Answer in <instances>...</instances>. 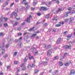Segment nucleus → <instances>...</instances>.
Returning <instances> with one entry per match:
<instances>
[{"label": "nucleus", "mask_w": 75, "mask_h": 75, "mask_svg": "<svg viewBox=\"0 0 75 75\" xmlns=\"http://www.w3.org/2000/svg\"><path fill=\"white\" fill-rule=\"evenodd\" d=\"M8 20V18H7L4 17V18H2V17L0 18V21H7Z\"/></svg>", "instance_id": "1"}, {"label": "nucleus", "mask_w": 75, "mask_h": 75, "mask_svg": "<svg viewBox=\"0 0 75 75\" xmlns=\"http://www.w3.org/2000/svg\"><path fill=\"white\" fill-rule=\"evenodd\" d=\"M52 49H50L47 52V55L48 56H50L51 55V54L52 53Z\"/></svg>", "instance_id": "2"}, {"label": "nucleus", "mask_w": 75, "mask_h": 75, "mask_svg": "<svg viewBox=\"0 0 75 75\" xmlns=\"http://www.w3.org/2000/svg\"><path fill=\"white\" fill-rule=\"evenodd\" d=\"M64 49H67V48L71 49V45H70L69 46L68 45H65L64 47Z\"/></svg>", "instance_id": "3"}, {"label": "nucleus", "mask_w": 75, "mask_h": 75, "mask_svg": "<svg viewBox=\"0 0 75 75\" xmlns=\"http://www.w3.org/2000/svg\"><path fill=\"white\" fill-rule=\"evenodd\" d=\"M27 0H23L22 2V4H24L25 5V6H27V5H28V2H26Z\"/></svg>", "instance_id": "4"}, {"label": "nucleus", "mask_w": 75, "mask_h": 75, "mask_svg": "<svg viewBox=\"0 0 75 75\" xmlns=\"http://www.w3.org/2000/svg\"><path fill=\"white\" fill-rule=\"evenodd\" d=\"M15 16V18H16V17H17V13L14 12H13L11 15V17L12 18L13 17V16L14 15Z\"/></svg>", "instance_id": "5"}, {"label": "nucleus", "mask_w": 75, "mask_h": 75, "mask_svg": "<svg viewBox=\"0 0 75 75\" xmlns=\"http://www.w3.org/2000/svg\"><path fill=\"white\" fill-rule=\"evenodd\" d=\"M21 67L22 68V70L23 71H25V70L26 69V67L24 64H23L21 66Z\"/></svg>", "instance_id": "6"}, {"label": "nucleus", "mask_w": 75, "mask_h": 75, "mask_svg": "<svg viewBox=\"0 0 75 75\" xmlns=\"http://www.w3.org/2000/svg\"><path fill=\"white\" fill-rule=\"evenodd\" d=\"M48 10V9L45 7H42L41 9H40V10L41 11V10H44L45 11H46Z\"/></svg>", "instance_id": "7"}, {"label": "nucleus", "mask_w": 75, "mask_h": 75, "mask_svg": "<svg viewBox=\"0 0 75 75\" xmlns=\"http://www.w3.org/2000/svg\"><path fill=\"white\" fill-rule=\"evenodd\" d=\"M30 18H31V16H30L29 18H28L26 20V22L28 23H30Z\"/></svg>", "instance_id": "8"}, {"label": "nucleus", "mask_w": 75, "mask_h": 75, "mask_svg": "<svg viewBox=\"0 0 75 75\" xmlns=\"http://www.w3.org/2000/svg\"><path fill=\"white\" fill-rule=\"evenodd\" d=\"M34 66H35V65L32 64L31 65H28V67L29 69L31 68V67H34Z\"/></svg>", "instance_id": "9"}, {"label": "nucleus", "mask_w": 75, "mask_h": 75, "mask_svg": "<svg viewBox=\"0 0 75 75\" xmlns=\"http://www.w3.org/2000/svg\"><path fill=\"white\" fill-rule=\"evenodd\" d=\"M61 38H59L57 40V41L56 42L57 44H59L60 43V42L61 41Z\"/></svg>", "instance_id": "10"}, {"label": "nucleus", "mask_w": 75, "mask_h": 75, "mask_svg": "<svg viewBox=\"0 0 75 75\" xmlns=\"http://www.w3.org/2000/svg\"><path fill=\"white\" fill-rule=\"evenodd\" d=\"M47 62H43L42 63V64L44 65H47Z\"/></svg>", "instance_id": "11"}, {"label": "nucleus", "mask_w": 75, "mask_h": 75, "mask_svg": "<svg viewBox=\"0 0 75 75\" xmlns=\"http://www.w3.org/2000/svg\"><path fill=\"white\" fill-rule=\"evenodd\" d=\"M51 4H52V2L50 1L48 2V4H46V5L47 6V7H50V6H51Z\"/></svg>", "instance_id": "12"}, {"label": "nucleus", "mask_w": 75, "mask_h": 75, "mask_svg": "<svg viewBox=\"0 0 75 75\" xmlns=\"http://www.w3.org/2000/svg\"><path fill=\"white\" fill-rule=\"evenodd\" d=\"M75 73V70H71L70 71V74H74Z\"/></svg>", "instance_id": "13"}, {"label": "nucleus", "mask_w": 75, "mask_h": 75, "mask_svg": "<svg viewBox=\"0 0 75 75\" xmlns=\"http://www.w3.org/2000/svg\"><path fill=\"white\" fill-rule=\"evenodd\" d=\"M50 17V14H48L45 16V17L46 18H49Z\"/></svg>", "instance_id": "14"}, {"label": "nucleus", "mask_w": 75, "mask_h": 75, "mask_svg": "<svg viewBox=\"0 0 75 75\" xmlns=\"http://www.w3.org/2000/svg\"><path fill=\"white\" fill-rule=\"evenodd\" d=\"M59 59V57L58 56H56L54 57V60H57Z\"/></svg>", "instance_id": "15"}, {"label": "nucleus", "mask_w": 75, "mask_h": 75, "mask_svg": "<svg viewBox=\"0 0 75 75\" xmlns=\"http://www.w3.org/2000/svg\"><path fill=\"white\" fill-rule=\"evenodd\" d=\"M68 10H69V11L68 12L69 13H71V7H69L68 8Z\"/></svg>", "instance_id": "16"}, {"label": "nucleus", "mask_w": 75, "mask_h": 75, "mask_svg": "<svg viewBox=\"0 0 75 75\" xmlns=\"http://www.w3.org/2000/svg\"><path fill=\"white\" fill-rule=\"evenodd\" d=\"M8 4V2H7V1H6L5 4H4L3 5V7H5L6 6V5H7Z\"/></svg>", "instance_id": "17"}, {"label": "nucleus", "mask_w": 75, "mask_h": 75, "mask_svg": "<svg viewBox=\"0 0 75 75\" xmlns=\"http://www.w3.org/2000/svg\"><path fill=\"white\" fill-rule=\"evenodd\" d=\"M37 0H35L34 1V2H33V5L34 6H35L36 5V4H37Z\"/></svg>", "instance_id": "18"}, {"label": "nucleus", "mask_w": 75, "mask_h": 75, "mask_svg": "<svg viewBox=\"0 0 75 75\" xmlns=\"http://www.w3.org/2000/svg\"><path fill=\"white\" fill-rule=\"evenodd\" d=\"M61 23H60L59 22V24H57L56 25V27H60V26H61Z\"/></svg>", "instance_id": "19"}, {"label": "nucleus", "mask_w": 75, "mask_h": 75, "mask_svg": "<svg viewBox=\"0 0 75 75\" xmlns=\"http://www.w3.org/2000/svg\"><path fill=\"white\" fill-rule=\"evenodd\" d=\"M68 13H69V12H66L64 14V16L65 17H67L68 16Z\"/></svg>", "instance_id": "20"}, {"label": "nucleus", "mask_w": 75, "mask_h": 75, "mask_svg": "<svg viewBox=\"0 0 75 75\" xmlns=\"http://www.w3.org/2000/svg\"><path fill=\"white\" fill-rule=\"evenodd\" d=\"M18 45L19 48H21V45H22V43H21L19 42L18 44Z\"/></svg>", "instance_id": "21"}, {"label": "nucleus", "mask_w": 75, "mask_h": 75, "mask_svg": "<svg viewBox=\"0 0 75 75\" xmlns=\"http://www.w3.org/2000/svg\"><path fill=\"white\" fill-rule=\"evenodd\" d=\"M58 72V70H56L54 72H53V75H54L55 74H57Z\"/></svg>", "instance_id": "22"}, {"label": "nucleus", "mask_w": 75, "mask_h": 75, "mask_svg": "<svg viewBox=\"0 0 75 75\" xmlns=\"http://www.w3.org/2000/svg\"><path fill=\"white\" fill-rule=\"evenodd\" d=\"M4 25L5 27H8V24L7 23H4Z\"/></svg>", "instance_id": "23"}, {"label": "nucleus", "mask_w": 75, "mask_h": 75, "mask_svg": "<svg viewBox=\"0 0 75 75\" xmlns=\"http://www.w3.org/2000/svg\"><path fill=\"white\" fill-rule=\"evenodd\" d=\"M34 27H33L32 28H31L29 30V31H34Z\"/></svg>", "instance_id": "24"}, {"label": "nucleus", "mask_w": 75, "mask_h": 75, "mask_svg": "<svg viewBox=\"0 0 75 75\" xmlns=\"http://www.w3.org/2000/svg\"><path fill=\"white\" fill-rule=\"evenodd\" d=\"M59 65L60 66V67H62V66L63 65V63L62 62H59Z\"/></svg>", "instance_id": "25"}, {"label": "nucleus", "mask_w": 75, "mask_h": 75, "mask_svg": "<svg viewBox=\"0 0 75 75\" xmlns=\"http://www.w3.org/2000/svg\"><path fill=\"white\" fill-rule=\"evenodd\" d=\"M45 48H46V49H48V45H45Z\"/></svg>", "instance_id": "26"}, {"label": "nucleus", "mask_w": 75, "mask_h": 75, "mask_svg": "<svg viewBox=\"0 0 75 75\" xmlns=\"http://www.w3.org/2000/svg\"><path fill=\"white\" fill-rule=\"evenodd\" d=\"M65 66H69V64L68 63H65Z\"/></svg>", "instance_id": "27"}, {"label": "nucleus", "mask_w": 75, "mask_h": 75, "mask_svg": "<svg viewBox=\"0 0 75 75\" xmlns=\"http://www.w3.org/2000/svg\"><path fill=\"white\" fill-rule=\"evenodd\" d=\"M39 72V70H38L37 69H35V73H38Z\"/></svg>", "instance_id": "28"}, {"label": "nucleus", "mask_w": 75, "mask_h": 75, "mask_svg": "<svg viewBox=\"0 0 75 75\" xmlns=\"http://www.w3.org/2000/svg\"><path fill=\"white\" fill-rule=\"evenodd\" d=\"M18 24V22H16L13 25V26H16V25H17Z\"/></svg>", "instance_id": "29"}, {"label": "nucleus", "mask_w": 75, "mask_h": 75, "mask_svg": "<svg viewBox=\"0 0 75 75\" xmlns=\"http://www.w3.org/2000/svg\"><path fill=\"white\" fill-rule=\"evenodd\" d=\"M2 54H4V52L5 51V50L3 49H2Z\"/></svg>", "instance_id": "30"}, {"label": "nucleus", "mask_w": 75, "mask_h": 75, "mask_svg": "<svg viewBox=\"0 0 75 75\" xmlns=\"http://www.w3.org/2000/svg\"><path fill=\"white\" fill-rule=\"evenodd\" d=\"M9 45H10V44H6V48H8V47H9Z\"/></svg>", "instance_id": "31"}, {"label": "nucleus", "mask_w": 75, "mask_h": 75, "mask_svg": "<svg viewBox=\"0 0 75 75\" xmlns=\"http://www.w3.org/2000/svg\"><path fill=\"white\" fill-rule=\"evenodd\" d=\"M34 58V56H31V57L29 56V58L30 59H33V58Z\"/></svg>", "instance_id": "32"}, {"label": "nucleus", "mask_w": 75, "mask_h": 75, "mask_svg": "<svg viewBox=\"0 0 75 75\" xmlns=\"http://www.w3.org/2000/svg\"><path fill=\"white\" fill-rule=\"evenodd\" d=\"M26 9H28L30 7V5H28L26 6Z\"/></svg>", "instance_id": "33"}, {"label": "nucleus", "mask_w": 75, "mask_h": 75, "mask_svg": "<svg viewBox=\"0 0 75 75\" xmlns=\"http://www.w3.org/2000/svg\"><path fill=\"white\" fill-rule=\"evenodd\" d=\"M71 36H72V35L69 34V35L67 36V38H71Z\"/></svg>", "instance_id": "34"}, {"label": "nucleus", "mask_w": 75, "mask_h": 75, "mask_svg": "<svg viewBox=\"0 0 75 75\" xmlns=\"http://www.w3.org/2000/svg\"><path fill=\"white\" fill-rule=\"evenodd\" d=\"M4 35V34H3V33H0V36H1V37H2Z\"/></svg>", "instance_id": "35"}, {"label": "nucleus", "mask_w": 75, "mask_h": 75, "mask_svg": "<svg viewBox=\"0 0 75 75\" xmlns=\"http://www.w3.org/2000/svg\"><path fill=\"white\" fill-rule=\"evenodd\" d=\"M61 11V9H60V8H59V9H58V10L57 11V12L58 13V12H59V11Z\"/></svg>", "instance_id": "36"}, {"label": "nucleus", "mask_w": 75, "mask_h": 75, "mask_svg": "<svg viewBox=\"0 0 75 75\" xmlns=\"http://www.w3.org/2000/svg\"><path fill=\"white\" fill-rule=\"evenodd\" d=\"M67 53H64V55L63 56V58L65 57V56H66V55H67Z\"/></svg>", "instance_id": "37"}, {"label": "nucleus", "mask_w": 75, "mask_h": 75, "mask_svg": "<svg viewBox=\"0 0 75 75\" xmlns=\"http://www.w3.org/2000/svg\"><path fill=\"white\" fill-rule=\"evenodd\" d=\"M4 58H6L7 57V54H5L4 56Z\"/></svg>", "instance_id": "38"}, {"label": "nucleus", "mask_w": 75, "mask_h": 75, "mask_svg": "<svg viewBox=\"0 0 75 75\" xmlns=\"http://www.w3.org/2000/svg\"><path fill=\"white\" fill-rule=\"evenodd\" d=\"M67 33H68V31H67L64 32V35H66V34H67Z\"/></svg>", "instance_id": "39"}, {"label": "nucleus", "mask_w": 75, "mask_h": 75, "mask_svg": "<svg viewBox=\"0 0 75 75\" xmlns=\"http://www.w3.org/2000/svg\"><path fill=\"white\" fill-rule=\"evenodd\" d=\"M4 42H5V40H4L3 41V45H2V47H4Z\"/></svg>", "instance_id": "40"}, {"label": "nucleus", "mask_w": 75, "mask_h": 75, "mask_svg": "<svg viewBox=\"0 0 75 75\" xmlns=\"http://www.w3.org/2000/svg\"><path fill=\"white\" fill-rule=\"evenodd\" d=\"M52 20H55L56 21H57V19H56L55 18H53Z\"/></svg>", "instance_id": "41"}, {"label": "nucleus", "mask_w": 75, "mask_h": 75, "mask_svg": "<svg viewBox=\"0 0 75 75\" xmlns=\"http://www.w3.org/2000/svg\"><path fill=\"white\" fill-rule=\"evenodd\" d=\"M51 45H47L48 49V48H51Z\"/></svg>", "instance_id": "42"}, {"label": "nucleus", "mask_w": 75, "mask_h": 75, "mask_svg": "<svg viewBox=\"0 0 75 75\" xmlns=\"http://www.w3.org/2000/svg\"><path fill=\"white\" fill-rule=\"evenodd\" d=\"M37 35V34H33V35L32 37H35V35Z\"/></svg>", "instance_id": "43"}, {"label": "nucleus", "mask_w": 75, "mask_h": 75, "mask_svg": "<svg viewBox=\"0 0 75 75\" xmlns=\"http://www.w3.org/2000/svg\"><path fill=\"white\" fill-rule=\"evenodd\" d=\"M17 70L18 71V72H19L20 71V67H18L17 69Z\"/></svg>", "instance_id": "44"}, {"label": "nucleus", "mask_w": 75, "mask_h": 75, "mask_svg": "<svg viewBox=\"0 0 75 75\" xmlns=\"http://www.w3.org/2000/svg\"><path fill=\"white\" fill-rule=\"evenodd\" d=\"M68 21V20L67 19H66L65 20V22H66V23H67Z\"/></svg>", "instance_id": "45"}, {"label": "nucleus", "mask_w": 75, "mask_h": 75, "mask_svg": "<svg viewBox=\"0 0 75 75\" xmlns=\"http://www.w3.org/2000/svg\"><path fill=\"white\" fill-rule=\"evenodd\" d=\"M56 3L58 4H59V1L58 0H57L56 1Z\"/></svg>", "instance_id": "46"}, {"label": "nucleus", "mask_w": 75, "mask_h": 75, "mask_svg": "<svg viewBox=\"0 0 75 75\" xmlns=\"http://www.w3.org/2000/svg\"><path fill=\"white\" fill-rule=\"evenodd\" d=\"M18 62L16 61H15L14 62V64H18Z\"/></svg>", "instance_id": "47"}, {"label": "nucleus", "mask_w": 75, "mask_h": 75, "mask_svg": "<svg viewBox=\"0 0 75 75\" xmlns=\"http://www.w3.org/2000/svg\"><path fill=\"white\" fill-rule=\"evenodd\" d=\"M17 52H16L14 53V55H17Z\"/></svg>", "instance_id": "48"}, {"label": "nucleus", "mask_w": 75, "mask_h": 75, "mask_svg": "<svg viewBox=\"0 0 75 75\" xmlns=\"http://www.w3.org/2000/svg\"><path fill=\"white\" fill-rule=\"evenodd\" d=\"M25 25V23L24 22H23L21 24V25Z\"/></svg>", "instance_id": "49"}, {"label": "nucleus", "mask_w": 75, "mask_h": 75, "mask_svg": "<svg viewBox=\"0 0 75 75\" xmlns=\"http://www.w3.org/2000/svg\"><path fill=\"white\" fill-rule=\"evenodd\" d=\"M45 59H46V61H48V60H49V58L48 57H46L45 58Z\"/></svg>", "instance_id": "50"}, {"label": "nucleus", "mask_w": 75, "mask_h": 75, "mask_svg": "<svg viewBox=\"0 0 75 75\" xmlns=\"http://www.w3.org/2000/svg\"><path fill=\"white\" fill-rule=\"evenodd\" d=\"M41 13H37V15L38 16H41Z\"/></svg>", "instance_id": "51"}, {"label": "nucleus", "mask_w": 75, "mask_h": 75, "mask_svg": "<svg viewBox=\"0 0 75 75\" xmlns=\"http://www.w3.org/2000/svg\"><path fill=\"white\" fill-rule=\"evenodd\" d=\"M22 34H21V33H18V36H20V35H21Z\"/></svg>", "instance_id": "52"}, {"label": "nucleus", "mask_w": 75, "mask_h": 75, "mask_svg": "<svg viewBox=\"0 0 75 75\" xmlns=\"http://www.w3.org/2000/svg\"><path fill=\"white\" fill-rule=\"evenodd\" d=\"M60 60H62V59H63L62 57L61 56V57H60Z\"/></svg>", "instance_id": "53"}, {"label": "nucleus", "mask_w": 75, "mask_h": 75, "mask_svg": "<svg viewBox=\"0 0 75 75\" xmlns=\"http://www.w3.org/2000/svg\"><path fill=\"white\" fill-rule=\"evenodd\" d=\"M38 54V51H36L34 54Z\"/></svg>", "instance_id": "54"}, {"label": "nucleus", "mask_w": 75, "mask_h": 75, "mask_svg": "<svg viewBox=\"0 0 75 75\" xmlns=\"http://www.w3.org/2000/svg\"><path fill=\"white\" fill-rule=\"evenodd\" d=\"M44 25L45 26H47V23H45L44 24Z\"/></svg>", "instance_id": "55"}, {"label": "nucleus", "mask_w": 75, "mask_h": 75, "mask_svg": "<svg viewBox=\"0 0 75 75\" xmlns=\"http://www.w3.org/2000/svg\"><path fill=\"white\" fill-rule=\"evenodd\" d=\"M14 5V3H13L11 5V7H12V6H13Z\"/></svg>", "instance_id": "56"}, {"label": "nucleus", "mask_w": 75, "mask_h": 75, "mask_svg": "<svg viewBox=\"0 0 75 75\" xmlns=\"http://www.w3.org/2000/svg\"><path fill=\"white\" fill-rule=\"evenodd\" d=\"M10 67H11L10 66H8L7 67V69H9V68H10Z\"/></svg>", "instance_id": "57"}, {"label": "nucleus", "mask_w": 75, "mask_h": 75, "mask_svg": "<svg viewBox=\"0 0 75 75\" xmlns=\"http://www.w3.org/2000/svg\"><path fill=\"white\" fill-rule=\"evenodd\" d=\"M52 30V29L51 28H50L49 29V32H50V31H51Z\"/></svg>", "instance_id": "58"}, {"label": "nucleus", "mask_w": 75, "mask_h": 75, "mask_svg": "<svg viewBox=\"0 0 75 75\" xmlns=\"http://www.w3.org/2000/svg\"><path fill=\"white\" fill-rule=\"evenodd\" d=\"M18 30L19 31H20V30H21V28H18Z\"/></svg>", "instance_id": "59"}, {"label": "nucleus", "mask_w": 75, "mask_h": 75, "mask_svg": "<svg viewBox=\"0 0 75 75\" xmlns=\"http://www.w3.org/2000/svg\"><path fill=\"white\" fill-rule=\"evenodd\" d=\"M27 57H26L25 60V62H27Z\"/></svg>", "instance_id": "60"}, {"label": "nucleus", "mask_w": 75, "mask_h": 75, "mask_svg": "<svg viewBox=\"0 0 75 75\" xmlns=\"http://www.w3.org/2000/svg\"><path fill=\"white\" fill-rule=\"evenodd\" d=\"M34 10V8H31V10L33 11Z\"/></svg>", "instance_id": "61"}, {"label": "nucleus", "mask_w": 75, "mask_h": 75, "mask_svg": "<svg viewBox=\"0 0 75 75\" xmlns=\"http://www.w3.org/2000/svg\"><path fill=\"white\" fill-rule=\"evenodd\" d=\"M52 30H53V31H54V32H55V29H52Z\"/></svg>", "instance_id": "62"}, {"label": "nucleus", "mask_w": 75, "mask_h": 75, "mask_svg": "<svg viewBox=\"0 0 75 75\" xmlns=\"http://www.w3.org/2000/svg\"><path fill=\"white\" fill-rule=\"evenodd\" d=\"M72 13H75V11L74 10H73Z\"/></svg>", "instance_id": "63"}, {"label": "nucleus", "mask_w": 75, "mask_h": 75, "mask_svg": "<svg viewBox=\"0 0 75 75\" xmlns=\"http://www.w3.org/2000/svg\"><path fill=\"white\" fill-rule=\"evenodd\" d=\"M0 75H3V73H0Z\"/></svg>", "instance_id": "64"}]
</instances>
